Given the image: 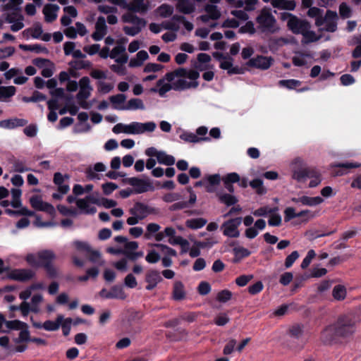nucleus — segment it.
<instances>
[{
    "label": "nucleus",
    "instance_id": "obj_33",
    "mask_svg": "<svg viewBox=\"0 0 361 361\" xmlns=\"http://www.w3.org/2000/svg\"><path fill=\"white\" fill-rule=\"evenodd\" d=\"M126 97L123 94H118L110 97L109 100L113 105V107L117 110L124 111L126 109Z\"/></svg>",
    "mask_w": 361,
    "mask_h": 361
},
{
    "label": "nucleus",
    "instance_id": "obj_10",
    "mask_svg": "<svg viewBox=\"0 0 361 361\" xmlns=\"http://www.w3.org/2000/svg\"><path fill=\"white\" fill-rule=\"evenodd\" d=\"M283 20H287L288 28L295 34H300L307 27L309 24L307 21L300 20L295 16L289 13H284L281 16Z\"/></svg>",
    "mask_w": 361,
    "mask_h": 361
},
{
    "label": "nucleus",
    "instance_id": "obj_6",
    "mask_svg": "<svg viewBox=\"0 0 361 361\" xmlns=\"http://www.w3.org/2000/svg\"><path fill=\"white\" fill-rule=\"evenodd\" d=\"M92 91V87L90 85V80L87 77L82 78L79 81V92L76 95L77 101L79 105L85 109L91 108L93 102H87Z\"/></svg>",
    "mask_w": 361,
    "mask_h": 361
},
{
    "label": "nucleus",
    "instance_id": "obj_61",
    "mask_svg": "<svg viewBox=\"0 0 361 361\" xmlns=\"http://www.w3.org/2000/svg\"><path fill=\"white\" fill-rule=\"evenodd\" d=\"M56 85H57V82L54 79H50L47 82V87L49 89L52 90L51 91V93L52 94H54L56 96H62L64 92V90L63 88H58V89L54 90L56 87Z\"/></svg>",
    "mask_w": 361,
    "mask_h": 361
},
{
    "label": "nucleus",
    "instance_id": "obj_13",
    "mask_svg": "<svg viewBox=\"0 0 361 361\" xmlns=\"http://www.w3.org/2000/svg\"><path fill=\"white\" fill-rule=\"evenodd\" d=\"M35 272L30 269H14L8 273V278L14 281L25 282L32 279Z\"/></svg>",
    "mask_w": 361,
    "mask_h": 361
},
{
    "label": "nucleus",
    "instance_id": "obj_7",
    "mask_svg": "<svg viewBox=\"0 0 361 361\" xmlns=\"http://www.w3.org/2000/svg\"><path fill=\"white\" fill-rule=\"evenodd\" d=\"M256 21L262 32L274 33L279 30L276 19L269 9H262L257 17Z\"/></svg>",
    "mask_w": 361,
    "mask_h": 361
},
{
    "label": "nucleus",
    "instance_id": "obj_18",
    "mask_svg": "<svg viewBox=\"0 0 361 361\" xmlns=\"http://www.w3.org/2000/svg\"><path fill=\"white\" fill-rule=\"evenodd\" d=\"M126 47L118 44L111 50V59L118 63H126L128 61V56L126 53Z\"/></svg>",
    "mask_w": 361,
    "mask_h": 361
},
{
    "label": "nucleus",
    "instance_id": "obj_47",
    "mask_svg": "<svg viewBox=\"0 0 361 361\" xmlns=\"http://www.w3.org/2000/svg\"><path fill=\"white\" fill-rule=\"evenodd\" d=\"M217 196L219 197L220 202L226 204L227 206L233 205L238 201L236 197L231 194L219 192Z\"/></svg>",
    "mask_w": 361,
    "mask_h": 361
},
{
    "label": "nucleus",
    "instance_id": "obj_23",
    "mask_svg": "<svg viewBox=\"0 0 361 361\" xmlns=\"http://www.w3.org/2000/svg\"><path fill=\"white\" fill-rule=\"evenodd\" d=\"M68 175H63L59 172H56L54 175V183L58 188V191L62 194H66L69 190V185L65 183L66 179H68Z\"/></svg>",
    "mask_w": 361,
    "mask_h": 361
},
{
    "label": "nucleus",
    "instance_id": "obj_36",
    "mask_svg": "<svg viewBox=\"0 0 361 361\" xmlns=\"http://www.w3.org/2000/svg\"><path fill=\"white\" fill-rule=\"evenodd\" d=\"M207 223V220L206 219L202 217L192 218L186 220L185 226L190 229L197 230L204 227Z\"/></svg>",
    "mask_w": 361,
    "mask_h": 361
},
{
    "label": "nucleus",
    "instance_id": "obj_39",
    "mask_svg": "<svg viewBox=\"0 0 361 361\" xmlns=\"http://www.w3.org/2000/svg\"><path fill=\"white\" fill-rule=\"evenodd\" d=\"M63 321V315L59 314L55 321L47 320L43 323V329L49 331H54L59 329L60 322Z\"/></svg>",
    "mask_w": 361,
    "mask_h": 361
},
{
    "label": "nucleus",
    "instance_id": "obj_43",
    "mask_svg": "<svg viewBox=\"0 0 361 361\" xmlns=\"http://www.w3.org/2000/svg\"><path fill=\"white\" fill-rule=\"evenodd\" d=\"M145 0H133L128 4V8L137 13H145L147 10V6L144 2Z\"/></svg>",
    "mask_w": 361,
    "mask_h": 361
},
{
    "label": "nucleus",
    "instance_id": "obj_60",
    "mask_svg": "<svg viewBox=\"0 0 361 361\" xmlns=\"http://www.w3.org/2000/svg\"><path fill=\"white\" fill-rule=\"evenodd\" d=\"M268 224L271 226H279L281 224L282 219L278 211L270 213Z\"/></svg>",
    "mask_w": 361,
    "mask_h": 361
},
{
    "label": "nucleus",
    "instance_id": "obj_17",
    "mask_svg": "<svg viewBox=\"0 0 361 361\" xmlns=\"http://www.w3.org/2000/svg\"><path fill=\"white\" fill-rule=\"evenodd\" d=\"M129 212L131 215H137L139 218L143 220L149 215L154 214L155 210L154 208L147 204L137 202L131 209H130Z\"/></svg>",
    "mask_w": 361,
    "mask_h": 361
},
{
    "label": "nucleus",
    "instance_id": "obj_31",
    "mask_svg": "<svg viewBox=\"0 0 361 361\" xmlns=\"http://www.w3.org/2000/svg\"><path fill=\"white\" fill-rule=\"evenodd\" d=\"M88 118V114L86 112H81L78 114V118L80 123L75 126V133H85L90 130V125L86 123Z\"/></svg>",
    "mask_w": 361,
    "mask_h": 361
},
{
    "label": "nucleus",
    "instance_id": "obj_2",
    "mask_svg": "<svg viewBox=\"0 0 361 361\" xmlns=\"http://www.w3.org/2000/svg\"><path fill=\"white\" fill-rule=\"evenodd\" d=\"M291 177L298 183H305L309 179L307 187L314 188L319 185L322 181L321 172L314 167H309L306 161L297 157L290 162Z\"/></svg>",
    "mask_w": 361,
    "mask_h": 361
},
{
    "label": "nucleus",
    "instance_id": "obj_44",
    "mask_svg": "<svg viewBox=\"0 0 361 361\" xmlns=\"http://www.w3.org/2000/svg\"><path fill=\"white\" fill-rule=\"evenodd\" d=\"M42 26L39 24H36L32 27L25 30L23 34L27 37H32L37 39L42 36Z\"/></svg>",
    "mask_w": 361,
    "mask_h": 361
},
{
    "label": "nucleus",
    "instance_id": "obj_54",
    "mask_svg": "<svg viewBox=\"0 0 361 361\" xmlns=\"http://www.w3.org/2000/svg\"><path fill=\"white\" fill-rule=\"evenodd\" d=\"M114 87L112 82H107L104 80H99L97 82V90L102 94H107L111 92Z\"/></svg>",
    "mask_w": 361,
    "mask_h": 361
},
{
    "label": "nucleus",
    "instance_id": "obj_34",
    "mask_svg": "<svg viewBox=\"0 0 361 361\" xmlns=\"http://www.w3.org/2000/svg\"><path fill=\"white\" fill-rule=\"evenodd\" d=\"M271 5L278 9L293 11L296 4L293 0H272Z\"/></svg>",
    "mask_w": 361,
    "mask_h": 361
},
{
    "label": "nucleus",
    "instance_id": "obj_56",
    "mask_svg": "<svg viewBox=\"0 0 361 361\" xmlns=\"http://www.w3.org/2000/svg\"><path fill=\"white\" fill-rule=\"evenodd\" d=\"M26 262L32 267H41L39 252L28 254L25 257Z\"/></svg>",
    "mask_w": 361,
    "mask_h": 361
},
{
    "label": "nucleus",
    "instance_id": "obj_15",
    "mask_svg": "<svg viewBox=\"0 0 361 361\" xmlns=\"http://www.w3.org/2000/svg\"><path fill=\"white\" fill-rule=\"evenodd\" d=\"M6 21L10 23L11 30L18 32L24 27V17L20 12H9L6 14Z\"/></svg>",
    "mask_w": 361,
    "mask_h": 361
},
{
    "label": "nucleus",
    "instance_id": "obj_53",
    "mask_svg": "<svg viewBox=\"0 0 361 361\" xmlns=\"http://www.w3.org/2000/svg\"><path fill=\"white\" fill-rule=\"evenodd\" d=\"M173 293L175 300H180L184 298L185 291L182 283L178 281L174 283Z\"/></svg>",
    "mask_w": 361,
    "mask_h": 361
},
{
    "label": "nucleus",
    "instance_id": "obj_49",
    "mask_svg": "<svg viewBox=\"0 0 361 361\" xmlns=\"http://www.w3.org/2000/svg\"><path fill=\"white\" fill-rule=\"evenodd\" d=\"M333 297L337 300H343L346 296V289L344 286L338 284L334 286L332 292Z\"/></svg>",
    "mask_w": 361,
    "mask_h": 361
},
{
    "label": "nucleus",
    "instance_id": "obj_26",
    "mask_svg": "<svg viewBox=\"0 0 361 361\" xmlns=\"http://www.w3.org/2000/svg\"><path fill=\"white\" fill-rule=\"evenodd\" d=\"M27 121L24 118H13L0 121V128L5 129H13L17 127L24 126Z\"/></svg>",
    "mask_w": 361,
    "mask_h": 361
},
{
    "label": "nucleus",
    "instance_id": "obj_5",
    "mask_svg": "<svg viewBox=\"0 0 361 361\" xmlns=\"http://www.w3.org/2000/svg\"><path fill=\"white\" fill-rule=\"evenodd\" d=\"M122 20L128 23L129 25H125L123 30L127 35L135 36L146 26V21L137 16L129 13L122 16Z\"/></svg>",
    "mask_w": 361,
    "mask_h": 361
},
{
    "label": "nucleus",
    "instance_id": "obj_3",
    "mask_svg": "<svg viewBox=\"0 0 361 361\" xmlns=\"http://www.w3.org/2000/svg\"><path fill=\"white\" fill-rule=\"evenodd\" d=\"M174 73L176 91L193 89L199 85L197 79L200 77V74L195 70L178 68L174 71Z\"/></svg>",
    "mask_w": 361,
    "mask_h": 361
},
{
    "label": "nucleus",
    "instance_id": "obj_11",
    "mask_svg": "<svg viewBox=\"0 0 361 361\" xmlns=\"http://www.w3.org/2000/svg\"><path fill=\"white\" fill-rule=\"evenodd\" d=\"M242 223L240 217L232 219L225 221L221 225V230L223 234L229 238H238L240 236V231L238 227Z\"/></svg>",
    "mask_w": 361,
    "mask_h": 361
},
{
    "label": "nucleus",
    "instance_id": "obj_12",
    "mask_svg": "<svg viewBox=\"0 0 361 361\" xmlns=\"http://www.w3.org/2000/svg\"><path fill=\"white\" fill-rule=\"evenodd\" d=\"M31 207L37 210L46 212L51 216L55 214L56 210L53 205L44 202L40 195H33L30 198Z\"/></svg>",
    "mask_w": 361,
    "mask_h": 361
},
{
    "label": "nucleus",
    "instance_id": "obj_59",
    "mask_svg": "<svg viewBox=\"0 0 361 361\" xmlns=\"http://www.w3.org/2000/svg\"><path fill=\"white\" fill-rule=\"evenodd\" d=\"M233 251L235 258L238 259L248 257L251 253L247 248L242 246L235 247Z\"/></svg>",
    "mask_w": 361,
    "mask_h": 361
},
{
    "label": "nucleus",
    "instance_id": "obj_40",
    "mask_svg": "<svg viewBox=\"0 0 361 361\" xmlns=\"http://www.w3.org/2000/svg\"><path fill=\"white\" fill-rule=\"evenodd\" d=\"M310 25H307V27L304 30V32H301L302 35V42L305 44L317 41L319 39L314 32L310 30Z\"/></svg>",
    "mask_w": 361,
    "mask_h": 361
},
{
    "label": "nucleus",
    "instance_id": "obj_20",
    "mask_svg": "<svg viewBox=\"0 0 361 361\" xmlns=\"http://www.w3.org/2000/svg\"><path fill=\"white\" fill-rule=\"evenodd\" d=\"M99 295L102 298L106 299L116 298L124 300L126 298V295L122 287L115 286L111 288L110 290L106 289H102Z\"/></svg>",
    "mask_w": 361,
    "mask_h": 361
},
{
    "label": "nucleus",
    "instance_id": "obj_45",
    "mask_svg": "<svg viewBox=\"0 0 361 361\" xmlns=\"http://www.w3.org/2000/svg\"><path fill=\"white\" fill-rule=\"evenodd\" d=\"M145 105L143 102L138 98L130 99L126 104V109L128 111H134L137 109L144 110Z\"/></svg>",
    "mask_w": 361,
    "mask_h": 361
},
{
    "label": "nucleus",
    "instance_id": "obj_30",
    "mask_svg": "<svg viewBox=\"0 0 361 361\" xmlns=\"http://www.w3.org/2000/svg\"><path fill=\"white\" fill-rule=\"evenodd\" d=\"M148 53L145 50H141L137 53L135 57L130 60L128 66L130 68L140 67L148 59Z\"/></svg>",
    "mask_w": 361,
    "mask_h": 361
},
{
    "label": "nucleus",
    "instance_id": "obj_64",
    "mask_svg": "<svg viewBox=\"0 0 361 361\" xmlns=\"http://www.w3.org/2000/svg\"><path fill=\"white\" fill-rule=\"evenodd\" d=\"M13 171L18 173H24L26 171H30V168H29L25 162L22 160H16L13 163Z\"/></svg>",
    "mask_w": 361,
    "mask_h": 361
},
{
    "label": "nucleus",
    "instance_id": "obj_22",
    "mask_svg": "<svg viewBox=\"0 0 361 361\" xmlns=\"http://www.w3.org/2000/svg\"><path fill=\"white\" fill-rule=\"evenodd\" d=\"M292 201L295 203H300L304 206L314 207L321 204L324 202V199L322 197H308L303 195L299 197H293Z\"/></svg>",
    "mask_w": 361,
    "mask_h": 361
},
{
    "label": "nucleus",
    "instance_id": "obj_1",
    "mask_svg": "<svg viewBox=\"0 0 361 361\" xmlns=\"http://www.w3.org/2000/svg\"><path fill=\"white\" fill-rule=\"evenodd\" d=\"M46 286L43 281H36L27 286L19 293V298L23 300L19 306H11L13 311L20 310L23 317H26L30 312L37 313L39 311V305L44 300L42 293Z\"/></svg>",
    "mask_w": 361,
    "mask_h": 361
},
{
    "label": "nucleus",
    "instance_id": "obj_37",
    "mask_svg": "<svg viewBox=\"0 0 361 361\" xmlns=\"http://www.w3.org/2000/svg\"><path fill=\"white\" fill-rule=\"evenodd\" d=\"M11 206L13 208H20L22 207V190L19 188H12L11 190Z\"/></svg>",
    "mask_w": 361,
    "mask_h": 361
},
{
    "label": "nucleus",
    "instance_id": "obj_16",
    "mask_svg": "<svg viewBox=\"0 0 361 361\" xmlns=\"http://www.w3.org/2000/svg\"><path fill=\"white\" fill-rule=\"evenodd\" d=\"M273 61L274 59L271 56H257L250 59L247 65L250 67L267 70L271 66Z\"/></svg>",
    "mask_w": 361,
    "mask_h": 361
},
{
    "label": "nucleus",
    "instance_id": "obj_58",
    "mask_svg": "<svg viewBox=\"0 0 361 361\" xmlns=\"http://www.w3.org/2000/svg\"><path fill=\"white\" fill-rule=\"evenodd\" d=\"M16 88L13 86L0 87V99H5L14 95Z\"/></svg>",
    "mask_w": 361,
    "mask_h": 361
},
{
    "label": "nucleus",
    "instance_id": "obj_19",
    "mask_svg": "<svg viewBox=\"0 0 361 361\" xmlns=\"http://www.w3.org/2000/svg\"><path fill=\"white\" fill-rule=\"evenodd\" d=\"M204 10L205 14L200 16L204 23H207L209 20H216L221 17V11L216 5L207 4Z\"/></svg>",
    "mask_w": 361,
    "mask_h": 361
},
{
    "label": "nucleus",
    "instance_id": "obj_46",
    "mask_svg": "<svg viewBox=\"0 0 361 361\" xmlns=\"http://www.w3.org/2000/svg\"><path fill=\"white\" fill-rule=\"evenodd\" d=\"M157 159L159 164L166 166L173 165L176 161V159L173 156L167 154L163 151H160L159 152Z\"/></svg>",
    "mask_w": 361,
    "mask_h": 361
},
{
    "label": "nucleus",
    "instance_id": "obj_42",
    "mask_svg": "<svg viewBox=\"0 0 361 361\" xmlns=\"http://www.w3.org/2000/svg\"><path fill=\"white\" fill-rule=\"evenodd\" d=\"M18 210H12L11 209H6L5 212L9 216H35V212L28 209L27 207H21L18 208Z\"/></svg>",
    "mask_w": 361,
    "mask_h": 361
},
{
    "label": "nucleus",
    "instance_id": "obj_41",
    "mask_svg": "<svg viewBox=\"0 0 361 361\" xmlns=\"http://www.w3.org/2000/svg\"><path fill=\"white\" fill-rule=\"evenodd\" d=\"M39 252L41 267L51 264V262L55 259V255L51 250H42Z\"/></svg>",
    "mask_w": 361,
    "mask_h": 361
},
{
    "label": "nucleus",
    "instance_id": "obj_29",
    "mask_svg": "<svg viewBox=\"0 0 361 361\" xmlns=\"http://www.w3.org/2000/svg\"><path fill=\"white\" fill-rule=\"evenodd\" d=\"M222 178L218 173L209 175L204 178V181L207 183L206 189L209 192L215 191L216 187L219 185Z\"/></svg>",
    "mask_w": 361,
    "mask_h": 361
},
{
    "label": "nucleus",
    "instance_id": "obj_14",
    "mask_svg": "<svg viewBox=\"0 0 361 361\" xmlns=\"http://www.w3.org/2000/svg\"><path fill=\"white\" fill-rule=\"evenodd\" d=\"M336 327L338 336L345 337L352 334L355 331L354 324L348 318L338 320L336 324Z\"/></svg>",
    "mask_w": 361,
    "mask_h": 361
},
{
    "label": "nucleus",
    "instance_id": "obj_35",
    "mask_svg": "<svg viewBox=\"0 0 361 361\" xmlns=\"http://www.w3.org/2000/svg\"><path fill=\"white\" fill-rule=\"evenodd\" d=\"M338 336L336 334V324L326 327L322 334V339L326 343H331L335 338Z\"/></svg>",
    "mask_w": 361,
    "mask_h": 361
},
{
    "label": "nucleus",
    "instance_id": "obj_48",
    "mask_svg": "<svg viewBox=\"0 0 361 361\" xmlns=\"http://www.w3.org/2000/svg\"><path fill=\"white\" fill-rule=\"evenodd\" d=\"M277 207H270L269 206H264L252 212V214L255 216L261 217L267 216L274 211H278Z\"/></svg>",
    "mask_w": 361,
    "mask_h": 361
},
{
    "label": "nucleus",
    "instance_id": "obj_4",
    "mask_svg": "<svg viewBox=\"0 0 361 361\" xmlns=\"http://www.w3.org/2000/svg\"><path fill=\"white\" fill-rule=\"evenodd\" d=\"M307 15L312 18H316L317 26L321 27V30L328 32H334L336 30L338 19L337 13L332 11H328L324 16L322 17V10L317 7H310L307 11Z\"/></svg>",
    "mask_w": 361,
    "mask_h": 361
},
{
    "label": "nucleus",
    "instance_id": "obj_38",
    "mask_svg": "<svg viewBox=\"0 0 361 361\" xmlns=\"http://www.w3.org/2000/svg\"><path fill=\"white\" fill-rule=\"evenodd\" d=\"M180 138L185 142L192 143L209 140L208 137H199L196 134L188 131H183Z\"/></svg>",
    "mask_w": 361,
    "mask_h": 361
},
{
    "label": "nucleus",
    "instance_id": "obj_63",
    "mask_svg": "<svg viewBox=\"0 0 361 361\" xmlns=\"http://www.w3.org/2000/svg\"><path fill=\"white\" fill-rule=\"evenodd\" d=\"M258 0H245L238 1V7H244L246 11H253L255 8L257 4L258 3Z\"/></svg>",
    "mask_w": 361,
    "mask_h": 361
},
{
    "label": "nucleus",
    "instance_id": "obj_62",
    "mask_svg": "<svg viewBox=\"0 0 361 361\" xmlns=\"http://www.w3.org/2000/svg\"><path fill=\"white\" fill-rule=\"evenodd\" d=\"M279 85L281 87H286L287 89H294L300 85V81L298 80H281L279 82Z\"/></svg>",
    "mask_w": 361,
    "mask_h": 361
},
{
    "label": "nucleus",
    "instance_id": "obj_57",
    "mask_svg": "<svg viewBox=\"0 0 361 361\" xmlns=\"http://www.w3.org/2000/svg\"><path fill=\"white\" fill-rule=\"evenodd\" d=\"M154 245L159 250L161 254L164 255V257L176 255V250L167 245L163 244H154Z\"/></svg>",
    "mask_w": 361,
    "mask_h": 361
},
{
    "label": "nucleus",
    "instance_id": "obj_8",
    "mask_svg": "<svg viewBox=\"0 0 361 361\" xmlns=\"http://www.w3.org/2000/svg\"><path fill=\"white\" fill-rule=\"evenodd\" d=\"M175 73L172 71L159 79L157 82V87L152 88L151 91L158 92L160 97H164L170 90H175Z\"/></svg>",
    "mask_w": 361,
    "mask_h": 361
},
{
    "label": "nucleus",
    "instance_id": "obj_21",
    "mask_svg": "<svg viewBox=\"0 0 361 361\" xmlns=\"http://www.w3.org/2000/svg\"><path fill=\"white\" fill-rule=\"evenodd\" d=\"M107 33V25L106 19L99 16L95 23V31L92 34V38L96 41L101 40Z\"/></svg>",
    "mask_w": 361,
    "mask_h": 361
},
{
    "label": "nucleus",
    "instance_id": "obj_32",
    "mask_svg": "<svg viewBox=\"0 0 361 361\" xmlns=\"http://www.w3.org/2000/svg\"><path fill=\"white\" fill-rule=\"evenodd\" d=\"M177 10L184 14H190L195 11V4L190 0H180L176 4Z\"/></svg>",
    "mask_w": 361,
    "mask_h": 361
},
{
    "label": "nucleus",
    "instance_id": "obj_25",
    "mask_svg": "<svg viewBox=\"0 0 361 361\" xmlns=\"http://www.w3.org/2000/svg\"><path fill=\"white\" fill-rule=\"evenodd\" d=\"M220 68L226 70L228 74H239L241 71L238 67L233 66V59L228 56H221L219 58Z\"/></svg>",
    "mask_w": 361,
    "mask_h": 361
},
{
    "label": "nucleus",
    "instance_id": "obj_24",
    "mask_svg": "<svg viewBox=\"0 0 361 361\" xmlns=\"http://www.w3.org/2000/svg\"><path fill=\"white\" fill-rule=\"evenodd\" d=\"M162 280L159 271L156 270L149 271L146 274L145 281L147 283V290L154 289L157 285Z\"/></svg>",
    "mask_w": 361,
    "mask_h": 361
},
{
    "label": "nucleus",
    "instance_id": "obj_51",
    "mask_svg": "<svg viewBox=\"0 0 361 361\" xmlns=\"http://www.w3.org/2000/svg\"><path fill=\"white\" fill-rule=\"evenodd\" d=\"M161 226L156 223H149L146 226V232L145 233V238L146 239L152 238L159 231Z\"/></svg>",
    "mask_w": 361,
    "mask_h": 361
},
{
    "label": "nucleus",
    "instance_id": "obj_52",
    "mask_svg": "<svg viewBox=\"0 0 361 361\" xmlns=\"http://www.w3.org/2000/svg\"><path fill=\"white\" fill-rule=\"evenodd\" d=\"M30 331L28 330V326L26 324L23 329L20 330L19 336L14 339L16 343H20L21 342H27L30 341Z\"/></svg>",
    "mask_w": 361,
    "mask_h": 361
},
{
    "label": "nucleus",
    "instance_id": "obj_28",
    "mask_svg": "<svg viewBox=\"0 0 361 361\" xmlns=\"http://www.w3.org/2000/svg\"><path fill=\"white\" fill-rule=\"evenodd\" d=\"M59 6L56 4H47L43 8L45 20L47 22H52L57 18V13Z\"/></svg>",
    "mask_w": 361,
    "mask_h": 361
},
{
    "label": "nucleus",
    "instance_id": "obj_27",
    "mask_svg": "<svg viewBox=\"0 0 361 361\" xmlns=\"http://www.w3.org/2000/svg\"><path fill=\"white\" fill-rule=\"evenodd\" d=\"M128 183L135 188L137 193L147 192L151 188L149 183L138 178H130L128 179Z\"/></svg>",
    "mask_w": 361,
    "mask_h": 361
},
{
    "label": "nucleus",
    "instance_id": "obj_55",
    "mask_svg": "<svg viewBox=\"0 0 361 361\" xmlns=\"http://www.w3.org/2000/svg\"><path fill=\"white\" fill-rule=\"evenodd\" d=\"M173 12V8L168 4H162L157 9V14L162 17L166 18L170 16Z\"/></svg>",
    "mask_w": 361,
    "mask_h": 361
},
{
    "label": "nucleus",
    "instance_id": "obj_9",
    "mask_svg": "<svg viewBox=\"0 0 361 361\" xmlns=\"http://www.w3.org/2000/svg\"><path fill=\"white\" fill-rule=\"evenodd\" d=\"M99 200L93 195H87L84 198L77 199L76 205L80 213L85 214H94L97 212L94 204H99Z\"/></svg>",
    "mask_w": 361,
    "mask_h": 361
},
{
    "label": "nucleus",
    "instance_id": "obj_50",
    "mask_svg": "<svg viewBox=\"0 0 361 361\" xmlns=\"http://www.w3.org/2000/svg\"><path fill=\"white\" fill-rule=\"evenodd\" d=\"M23 0H8L4 5V11H11V12H20V6L23 4Z\"/></svg>",
    "mask_w": 361,
    "mask_h": 361
}]
</instances>
